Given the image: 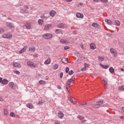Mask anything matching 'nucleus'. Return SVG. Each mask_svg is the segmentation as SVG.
<instances>
[{"instance_id": "nucleus-32", "label": "nucleus", "mask_w": 124, "mask_h": 124, "mask_svg": "<svg viewBox=\"0 0 124 124\" xmlns=\"http://www.w3.org/2000/svg\"><path fill=\"white\" fill-rule=\"evenodd\" d=\"M29 51H31V52H35V47H29Z\"/></svg>"}, {"instance_id": "nucleus-20", "label": "nucleus", "mask_w": 124, "mask_h": 124, "mask_svg": "<svg viewBox=\"0 0 124 124\" xmlns=\"http://www.w3.org/2000/svg\"><path fill=\"white\" fill-rule=\"evenodd\" d=\"M9 86L10 88H11V89H13V90H15V88L14 87V83L11 82L9 84Z\"/></svg>"}, {"instance_id": "nucleus-46", "label": "nucleus", "mask_w": 124, "mask_h": 124, "mask_svg": "<svg viewBox=\"0 0 124 124\" xmlns=\"http://www.w3.org/2000/svg\"><path fill=\"white\" fill-rule=\"evenodd\" d=\"M38 105H43V101H41L38 103Z\"/></svg>"}, {"instance_id": "nucleus-26", "label": "nucleus", "mask_w": 124, "mask_h": 124, "mask_svg": "<svg viewBox=\"0 0 124 124\" xmlns=\"http://www.w3.org/2000/svg\"><path fill=\"white\" fill-rule=\"evenodd\" d=\"M56 33L59 34V33H62V31L61 29H57L55 31Z\"/></svg>"}, {"instance_id": "nucleus-43", "label": "nucleus", "mask_w": 124, "mask_h": 124, "mask_svg": "<svg viewBox=\"0 0 124 124\" xmlns=\"http://www.w3.org/2000/svg\"><path fill=\"white\" fill-rule=\"evenodd\" d=\"M66 89L67 91V92H69V91H70V89H69V85H66Z\"/></svg>"}, {"instance_id": "nucleus-24", "label": "nucleus", "mask_w": 124, "mask_h": 124, "mask_svg": "<svg viewBox=\"0 0 124 124\" xmlns=\"http://www.w3.org/2000/svg\"><path fill=\"white\" fill-rule=\"evenodd\" d=\"M55 14H56V12L55 11H51L50 12V16H55Z\"/></svg>"}, {"instance_id": "nucleus-53", "label": "nucleus", "mask_w": 124, "mask_h": 124, "mask_svg": "<svg viewBox=\"0 0 124 124\" xmlns=\"http://www.w3.org/2000/svg\"><path fill=\"white\" fill-rule=\"evenodd\" d=\"M84 66L85 67H89V66H90V64H87V63H84Z\"/></svg>"}, {"instance_id": "nucleus-44", "label": "nucleus", "mask_w": 124, "mask_h": 124, "mask_svg": "<svg viewBox=\"0 0 124 124\" xmlns=\"http://www.w3.org/2000/svg\"><path fill=\"white\" fill-rule=\"evenodd\" d=\"M79 46L80 47V48L84 50V49H85V48L84 47V45H83V44H80L79 45Z\"/></svg>"}, {"instance_id": "nucleus-41", "label": "nucleus", "mask_w": 124, "mask_h": 124, "mask_svg": "<svg viewBox=\"0 0 124 124\" xmlns=\"http://www.w3.org/2000/svg\"><path fill=\"white\" fill-rule=\"evenodd\" d=\"M59 67V65L57 64H54V69H58V68Z\"/></svg>"}, {"instance_id": "nucleus-1", "label": "nucleus", "mask_w": 124, "mask_h": 124, "mask_svg": "<svg viewBox=\"0 0 124 124\" xmlns=\"http://www.w3.org/2000/svg\"><path fill=\"white\" fill-rule=\"evenodd\" d=\"M104 103V101H99L98 102H96V103L95 104H92V107L93 108H99L100 107V105L101 104H103Z\"/></svg>"}, {"instance_id": "nucleus-7", "label": "nucleus", "mask_w": 124, "mask_h": 124, "mask_svg": "<svg viewBox=\"0 0 124 124\" xmlns=\"http://www.w3.org/2000/svg\"><path fill=\"white\" fill-rule=\"evenodd\" d=\"M13 66L15 67H17L18 68H21V64L15 62L13 63Z\"/></svg>"}, {"instance_id": "nucleus-19", "label": "nucleus", "mask_w": 124, "mask_h": 124, "mask_svg": "<svg viewBox=\"0 0 124 124\" xmlns=\"http://www.w3.org/2000/svg\"><path fill=\"white\" fill-rule=\"evenodd\" d=\"M1 84H3V85H7L8 84V80L6 79H4L2 80Z\"/></svg>"}, {"instance_id": "nucleus-48", "label": "nucleus", "mask_w": 124, "mask_h": 124, "mask_svg": "<svg viewBox=\"0 0 124 124\" xmlns=\"http://www.w3.org/2000/svg\"><path fill=\"white\" fill-rule=\"evenodd\" d=\"M63 76V73L61 72L60 74V78H62Z\"/></svg>"}, {"instance_id": "nucleus-22", "label": "nucleus", "mask_w": 124, "mask_h": 124, "mask_svg": "<svg viewBox=\"0 0 124 124\" xmlns=\"http://www.w3.org/2000/svg\"><path fill=\"white\" fill-rule=\"evenodd\" d=\"M100 66H101L103 68H105V69H107L109 67V66L107 65H103L102 64H100Z\"/></svg>"}, {"instance_id": "nucleus-8", "label": "nucleus", "mask_w": 124, "mask_h": 124, "mask_svg": "<svg viewBox=\"0 0 124 124\" xmlns=\"http://www.w3.org/2000/svg\"><path fill=\"white\" fill-rule=\"evenodd\" d=\"M24 27L26 28L27 30H31V23H27L24 25Z\"/></svg>"}, {"instance_id": "nucleus-12", "label": "nucleus", "mask_w": 124, "mask_h": 124, "mask_svg": "<svg viewBox=\"0 0 124 124\" xmlns=\"http://www.w3.org/2000/svg\"><path fill=\"white\" fill-rule=\"evenodd\" d=\"M75 100V99H74V98H70L69 99V101H70L72 104H76V103H77V101H74Z\"/></svg>"}, {"instance_id": "nucleus-2", "label": "nucleus", "mask_w": 124, "mask_h": 124, "mask_svg": "<svg viewBox=\"0 0 124 124\" xmlns=\"http://www.w3.org/2000/svg\"><path fill=\"white\" fill-rule=\"evenodd\" d=\"M43 37L45 39H50V38H52V37H53V35L50 33H46L43 35Z\"/></svg>"}, {"instance_id": "nucleus-56", "label": "nucleus", "mask_w": 124, "mask_h": 124, "mask_svg": "<svg viewBox=\"0 0 124 124\" xmlns=\"http://www.w3.org/2000/svg\"><path fill=\"white\" fill-rule=\"evenodd\" d=\"M57 88L59 90H62V87L60 85H58Z\"/></svg>"}, {"instance_id": "nucleus-14", "label": "nucleus", "mask_w": 124, "mask_h": 124, "mask_svg": "<svg viewBox=\"0 0 124 124\" xmlns=\"http://www.w3.org/2000/svg\"><path fill=\"white\" fill-rule=\"evenodd\" d=\"M90 48L92 50H94V49L96 48V46H95V45L94 44V43H91L90 44Z\"/></svg>"}, {"instance_id": "nucleus-52", "label": "nucleus", "mask_w": 124, "mask_h": 124, "mask_svg": "<svg viewBox=\"0 0 124 124\" xmlns=\"http://www.w3.org/2000/svg\"><path fill=\"white\" fill-rule=\"evenodd\" d=\"M101 1H102V2H104V3H105L106 2H108V0H101Z\"/></svg>"}, {"instance_id": "nucleus-35", "label": "nucleus", "mask_w": 124, "mask_h": 124, "mask_svg": "<svg viewBox=\"0 0 124 124\" xmlns=\"http://www.w3.org/2000/svg\"><path fill=\"white\" fill-rule=\"evenodd\" d=\"M83 3L82 2H80L78 4L77 6L78 7H79V8H81V7H82V6H83Z\"/></svg>"}, {"instance_id": "nucleus-25", "label": "nucleus", "mask_w": 124, "mask_h": 124, "mask_svg": "<svg viewBox=\"0 0 124 124\" xmlns=\"http://www.w3.org/2000/svg\"><path fill=\"white\" fill-rule=\"evenodd\" d=\"M27 64L28 65H29V66H32L34 64L33 62L31 61L27 62Z\"/></svg>"}, {"instance_id": "nucleus-6", "label": "nucleus", "mask_w": 124, "mask_h": 124, "mask_svg": "<svg viewBox=\"0 0 124 124\" xmlns=\"http://www.w3.org/2000/svg\"><path fill=\"white\" fill-rule=\"evenodd\" d=\"M58 116L60 118V119H62L63 117H64V115L63 114V112L62 111H59Z\"/></svg>"}, {"instance_id": "nucleus-39", "label": "nucleus", "mask_w": 124, "mask_h": 124, "mask_svg": "<svg viewBox=\"0 0 124 124\" xmlns=\"http://www.w3.org/2000/svg\"><path fill=\"white\" fill-rule=\"evenodd\" d=\"M40 18L42 19H44L45 18H46V17L45 16V15H44V14H41Z\"/></svg>"}, {"instance_id": "nucleus-40", "label": "nucleus", "mask_w": 124, "mask_h": 124, "mask_svg": "<svg viewBox=\"0 0 124 124\" xmlns=\"http://www.w3.org/2000/svg\"><path fill=\"white\" fill-rule=\"evenodd\" d=\"M73 73H74V72H73V70H70L69 71L68 75H72V74H73Z\"/></svg>"}, {"instance_id": "nucleus-10", "label": "nucleus", "mask_w": 124, "mask_h": 124, "mask_svg": "<svg viewBox=\"0 0 124 124\" xmlns=\"http://www.w3.org/2000/svg\"><path fill=\"white\" fill-rule=\"evenodd\" d=\"M60 42L62 44H65V45L68 44V43H69V42H68L67 41H66V40H64L63 39H61L60 40Z\"/></svg>"}, {"instance_id": "nucleus-64", "label": "nucleus", "mask_w": 124, "mask_h": 124, "mask_svg": "<svg viewBox=\"0 0 124 124\" xmlns=\"http://www.w3.org/2000/svg\"><path fill=\"white\" fill-rule=\"evenodd\" d=\"M122 111L123 112H124V107H123L122 108Z\"/></svg>"}, {"instance_id": "nucleus-62", "label": "nucleus", "mask_w": 124, "mask_h": 124, "mask_svg": "<svg viewBox=\"0 0 124 124\" xmlns=\"http://www.w3.org/2000/svg\"><path fill=\"white\" fill-rule=\"evenodd\" d=\"M2 82V78H0V83H1Z\"/></svg>"}, {"instance_id": "nucleus-34", "label": "nucleus", "mask_w": 124, "mask_h": 124, "mask_svg": "<svg viewBox=\"0 0 124 124\" xmlns=\"http://www.w3.org/2000/svg\"><path fill=\"white\" fill-rule=\"evenodd\" d=\"M118 89L121 91H124V85L119 86Z\"/></svg>"}, {"instance_id": "nucleus-4", "label": "nucleus", "mask_w": 124, "mask_h": 124, "mask_svg": "<svg viewBox=\"0 0 124 124\" xmlns=\"http://www.w3.org/2000/svg\"><path fill=\"white\" fill-rule=\"evenodd\" d=\"M6 27H8V28H10L11 29L14 28V24L11 22H6Z\"/></svg>"}, {"instance_id": "nucleus-3", "label": "nucleus", "mask_w": 124, "mask_h": 124, "mask_svg": "<svg viewBox=\"0 0 124 124\" xmlns=\"http://www.w3.org/2000/svg\"><path fill=\"white\" fill-rule=\"evenodd\" d=\"M110 52L111 54L113 55V57H114V58H116V57L118 56V53H117V50H116V49L114 48H110Z\"/></svg>"}, {"instance_id": "nucleus-15", "label": "nucleus", "mask_w": 124, "mask_h": 124, "mask_svg": "<svg viewBox=\"0 0 124 124\" xmlns=\"http://www.w3.org/2000/svg\"><path fill=\"white\" fill-rule=\"evenodd\" d=\"M27 107L30 109H32L33 108V105L31 103H28L26 105Z\"/></svg>"}, {"instance_id": "nucleus-23", "label": "nucleus", "mask_w": 124, "mask_h": 124, "mask_svg": "<svg viewBox=\"0 0 124 124\" xmlns=\"http://www.w3.org/2000/svg\"><path fill=\"white\" fill-rule=\"evenodd\" d=\"M26 50H27V48L26 47H24L19 51V54H22V53H24V52H25Z\"/></svg>"}, {"instance_id": "nucleus-16", "label": "nucleus", "mask_w": 124, "mask_h": 124, "mask_svg": "<svg viewBox=\"0 0 124 124\" xmlns=\"http://www.w3.org/2000/svg\"><path fill=\"white\" fill-rule=\"evenodd\" d=\"M76 16L77 17V18H83L84 17V15L81 14L79 13H77L76 14Z\"/></svg>"}, {"instance_id": "nucleus-55", "label": "nucleus", "mask_w": 124, "mask_h": 124, "mask_svg": "<svg viewBox=\"0 0 124 124\" xmlns=\"http://www.w3.org/2000/svg\"><path fill=\"white\" fill-rule=\"evenodd\" d=\"M81 71H84V70H86V67H84L83 68H81Z\"/></svg>"}, {"instance_id": "nucleus-29", "label": "nucleus", "mask_w": 124, "mask_h": 124, "mask_svg": "<svg viewBox=\"0 0 124 124\" xmlns=\"http://www.w3.org/2000/svg\"><path fill=\"white\" fill-rule=\"evenodd\" d=\"M115 25H116V26H120V25H121V22L118 20H115Z\"/></svg>"}, {"instance_id": "nucleus-47", "label": "nucleus", "mask_w": 124, "mask_h": 124, "mask_svg": "<svg viewBox=\"0 0 124 124\" xmlns=\"http://www.w3.org/2000/svg\"><path fill=\"white\" fill-rule=\"evenodd\" d=\"M103 82L106 87H108V85L107 84V82L105 81L104 80H103Z\"/></svg>"}, {"instance_id": "nucleus-45", "label": "nucleus", "mask_w": 124, "mask_h": 124, "mask_svg": "<svg viewBox=\"0 0 124 124\" xmlns=\"http://www.w3.org/2000/svg\"><path fill=\"white\" fill-rule=\"evenodd\" d=\"M65 72L66 73H68V72H69V67H67L66 68Z\"/></svg>"}, {"instance_id": "nucleus-30", "label": "nucleus", "mask_w": 124, "mask_h": 124, "mask_svg": "<svg viewBox=\"0 0 124 124\" xmlns=\"http://www.w3.org/2000/svg\"><path fill=\"white\" fill-rule=\"evenodd\" d=\"M39 84H40V85H45V84H46V81L44 80H40Z\"/></svg>"}, {"instance_id": "nucleus-17", "label": "nucleus", "mask_w": 124, "mask_h": 124, "mask_svg": "<svg viewBox=\"0 0 124 124\" xmlns=\"http://www.w3.org/2000/svg\"><path fill=\"white\" fill-rule=\"evenodd\" d=\"M74 80L72 78H71L70 79H68L67 81V83H66V85L68 86H70L71 83L73 82Z\"/></svg>"}, {"instance_id": "nucleus-31", "label": "nucleus", "mask_w": 124, "mask_h": 124, "mask_svg": "<svg viewBox=\"0 0 124 124\" xmlns=\"http://www.w3.org/2000/svg\"><path fill=\"white\" fill-rule=\"evenodd\" d=\"M98 59L99 62H103V61H104V58H103L102 57L99 56Z\"/></svg>"}, {"instance_id": "nucleus-5", "label": "nucleus", "mask_w": 124, "mask_h": 124, "mask_svg": "<svg viewBox=\"0 0 124 124\" xmlns=\"http://www.w3.org/2000/svg\"><path fill=\"white\" fill-rule=\"evenodd\" d=\"M1 37L3 38H11L12 37V35H7V34H3L2 35Z\"/></svg>"}, {"instance_id": "nucleus-58", "label": "nucleus", "mask_w": 124, "mask_h": 124, "mask_svg": "<svg viewBox=\"0 0 124 124\" xmlns=\"http://www.w3.org/2000/svg\"><path fill=\"white\" fill-rule=\"evenodd\" d=\"M37 57H38V55L37 54H35L33 55L34 58H37Z\"/></svg>"}, {"instance_id": "nucleus-42", "label": "nucleus", "mask_w": 124, "mask_h": 124, "mask_svg": "<svg viewBox=\"0 0 124 124\" xmlns=\"http://www.w3.org/2000/svg\"><path fill=\"white\" fill-rule=\"evenodd\" d=\"M87 104H88V105H89V104H87V102H83L80 104V106H84V105H87Z\"/></svg>"}, {"instance_id": "nucleus-9", "label": "nucleus", "mask_w": 124, "mask_h": 124, "mask_svg": "<svg viewBox=\"0 0 124 124\" xmlns=\"http://www.w3.org/2000/svg\"><path fill=\"white\" fill-rule=\"evenodd\" d=\"M92 26L94 28H96V29H99V28H100V25L95 22L93 23L92 24Z\"/></svg>"}, {"instance_id": "nucleus-28", "label": "nucleus", "mask_w": 124, "mask_h": 124, "mask_svg": "<svg viewBox=\"0 0 124 124\" xmlns=\"http://www.w3.org/2000/svg\"><path fill=\"white\" fill-rule=\"evenodd\" d=\"M51 62V60H46L45 62H44V63H45V64H49V63Z\"/></svg>"}, {"instance_id": "nucleus-60", "label": "nucleus", "mask_w": 124, "mask_h": 124, "mask_svg": "<svg viewBox=\"0 0 124 124\" xmlns=\"http://www.w3.org/2000/svg\"><path fill=\"white\" fill-rule=\"evenodd\" d=\"M24 7H25V9H29V7H28V6H24Z\"/></svg>"}, {"instance_id": "nucleus-13", "label": "nucleus", "mask_w": 124, "mask_h": 124, "mask_svg": "<svg viewBox=\"0 0 124 124\" xmlns=\"http://www.w3.org/2000/svg\"><path fill=\"white\" fill-rule=\"evenodd\" d=\"M50 28H51V25L47 24L45 26L44 30L45 31H49V30H50Z\"/></svg>"}, {"instance_id": "nucleus-11", "label": "nucleus", "mask_w": 124, "mask_h": 124, "mask_svg": "<svg viewBox=\"0 0 124 124\" xmlns=\"http://www.w3.org/2000/svg\"><path fill=\"white\" fill-rule=\"evenodd\" d=\"M64 27H65V24L63 23H59L57 26V27L59 29H63Z\"/></svg>"}, {"instance_id": "nucleus-37", "label": "nucleus", "mask_w": 124, "mask_h": 124, "mask_svg": "<svg viewBox=\"0 0 124 124\" xmlns=\"http://www.w3.org/2000/svg\"><path fill=\"white\" fill-rule=\"evenodd\" d=\"M4 114L6 116L8 114V110L6 109H4Z\"/></svg>"}, {"instance_id": "nucleus-38", "label": "nucleus", "mask_w": 124, "mask_h": 124, "mask_svg": "<svg viewBox=\"0 0 124 124\" xmlns=\"http://www.w3.org/2000/svg\"><path fill=\"white\" fill-rule=\"evenodd\" d=\"M3 32H4V29L0 28V34H2V33H3Z\"/></svg>"}, {"instance_id": "nucleus-21", "label": "nucleus", "mask_w": 124, "mask_h": 124, "mask_svg": "<svg viewBox=\"0 0 124 124\" xmlns=\"http://www.w3.org/2000/svg\"><path fill=\"white\" fill-rule=\"evenodd\" d=\"M62 61L63 63H65V64H66V63L68 62H67V60H66V58H62Z\"/></svg>"}, {"instance_id": "nucleus-51", "label": "nucleus", "mask_w": 124, "mask_h": 124, "mask_svg": "<svg viewBox=\"0 0 124 124\" xmlns=\"http://www.w3.org/2000/svg\"><path fill=\"white\" fill-rule=\"evenodd\" d=\"M27 10H28L27 9H23L22 10V11L23 12H25L26 13H27L28 12V11Z\"/></svg>"}, {"instance_id": "nucleus-36", "label": "nucleus", "mask_w": 124, "mask_h": 124, "mask_svg": "<svg viewBox=\"0 0 124 124\" xmlns=\"http://www.w3.org/2000/svg\"><path fill=\"white\" fill-rule=\"evenodd\" d=\"M78 118L79 119V120H84V119H85V117L81 115L78 116Z\"/></svg>"}, {"instance_id": "nucleus-50", "label": "nucleus", "mask_w": 124, "mask_h": 124, "mask_svg": "<svg viewBox=\"0 0 124 124\" xmlns=\"http://www.w3.org/2000/svg\"><path fill=\"white\" fill-rule=\"evenodd\" d=\"M14 72L17 74V75H19V74H20V72L18 71H14Z\"/></svg>"}, {"instance_id": "nucleus-49", "label": "nucleus", "mask_w": 124, "mask_h": 124, "mask_svg": "<svg viewBox=\"0 0 124 124\" xmlns=\"http://www.w3.org/2000/svg\"><path fill=\"white\" fill-rule=\"evenodd\" d=\"M10 116L14 117H15V114L13 112H11Z\"/></svg>"}, {"instance_id": "nucleus-59", "label": "nucleus", "mask_w": 124, "mask_h": 124, "mask_svg": "<svg viewBox=\"0 0 124 124\" xmlns=\"http://www.w3.org/2000/svg\"><path fill=\"white\" fill-rule=\"evenodd\" d=\"M15 117H16V118H17L18 119H19V118H20V115H16L15 116Z\"/></svg>"}, {"instance_id": "nucleus-27", "label": "nucleus", "mask_w": 124, "mask_h": 124, "mask_svg": "<svg viewBox=\"0 0 124 124\" xmlns=\"http://www.w3.org/2000/svg\"><path fill=\"white\" fill-rule=\"evenodd\" d=\"M38 23L39 24V25H42V24H43V19H39L38 21Z\"/></svg>"}, {"instance_id": "nucleus-18", "label": "nucleus", "mask_w": 124, "mask_h": 124, "mask_svg": "<svg viewBox=\"0 0 124 124\" xmlns=\"http://www.w3.org/2000/svg\"><path fill=\"white\" fill-rule=\"evenodd\" d=\"M105 21L106 22V23H107L108 25H112L113 24V22H112V21L108 19H106L105 20Z\"/></svg>"}, {"instance_id": "nucleus-63", "label": "nucleus", "mask_w": 124, "mask_h": 124, "mask_svg": "<svg viewBox=\"0 0 124 124\" xmlns=\"http://www.w3.org/2000/svg\"><path fill=\"white\" fill-rule=\"evenodd\" d=\"M93 1H94V2H98V0H93Z\"/></svg>"}, {"instance_id": "nucleus-61", "label": "nucleus", "mask_w": 124, "mask_h": 124, "mask_svg": "<svg viewBox=\"0 0 124 124\" xmlns=\"http://www.w3.org/2000/svg\"><path fill=\"white\" fill-rule=\"evenodd\" d=\"M66 0V1L68 2H70V1H72V0Z\"/></svg>"}, {"instance_id": "nucleus-57", "label": "nucleus", "mask_w": 124, "mask_h": 124, "mask_svg": "<svg viewBox=\"0 0 124 124\" xmlns=\"http://www.w3.org/2000/svg\"><path fill=\"white\" fill-rule=\"evenodd\" d=\"M4 99L0 96V101H3Z\"/></svg>"}, {"instance_id": "nucleus-33", "label": "nucleus", "mask_w": 124, "mask_h": 124, "mask_svg": "<svg viewBox=\"0 0 124 124\" xmlns=\"http://www.w3.org/2000/svg\"><path fill=\"white\" fill-rule=\"evenodd\" d=\"M109 71L110 72V73H114V71H115L114 70V68H113V67H111L109 69Z\"/></svg>"}, {"instance_id": "nucleus-54", "label": "nucleus", "mask_w": 124, "mask_h": 124, "mask_svg": "<svg viewBox=\"0 0 124 124\" xmlns=\"http://www.w3.org/2000/svg\"><path fill=\"white\" fill-rule=\"evenodd\" d=\"M69 47H68V46H64V50H68V49H69Z\"/></svg>"}]
</instances>
